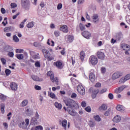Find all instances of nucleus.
Segmentation results:
<instances>
[{"label":"nucleus","instance_id":"nucleus-34","mask_svg":"<svg viewBox=\"0 0 130 130\" xmlns=\"http://www.w3.org/2000/svg\"><path fill=\"white\" fill-rule=\"evenodd\" d=\"M26 26L27 28H32L34 26V22L33 21L29 22L27 25Z\"/></svg>","mask_w":130,"mask_h":130},{"label":"nucleus","instance_id":"nucleus-11","mask_svg":"<svg viewBox=\"0 0 130 130\" xmlns=\"http://www.w3.org/2000/svg\"><path fill=\"white\" fill-rule=\"evenodd\" d=\"M82 36L84 37V38H86V39H89L90 37L91 36V34L90 32L85 30L82 33Z\"/></svg>","mask_w":130,"mask_h":130},{"label":"nucleus","instance_id":"nucleus-8","mask_svg":"<svg viewBox=\"0 0 130 130\" xmlns=\"http://www.w3.org/2000/svg\"><path fill=\"white\" fill-rule=\"evenodd\" d=\"M21 2L22 8H24V9H27V8H29V6H30V1L21 0Z\"/></svg>","mask_w":130,"mask_h":130},{"label":"nucleus","instance_id":"nucleus-54","mask_svg":"<svg viewBox=\"0 0 130 130\" xmlns=\"http://www.w3.org/2000/svg\"><path fill=\"white\" fill-rule=\"evenodd\" d=\"M71 59L72 65L74 66V64H75V63H76V61L75 60V59H74V57H71Z\"/></svg>","mask_w":130,"mask_h":130},{"label":"nucleus","instance_id":"nucleus-10","mask_svg":"<svg viewBox=\"0 0 130 130\" xmlns=\"http://www.w3.org/2000/svg\"><path fill=\"white\" fill-rule=\"evenodd\" d=\"M96 55L99 59H101V60H104V58H105V54L103 53V52L98 51L96 53Z\"/></svg>","mask_w":130,"mask_h":130},{"label":"nucleus","instance_id":"nucleus-33","mask_svg":"<svg viewBox=\"0 0 130 130\" xmlns=\"http://www.w3.org/2000/svg\"><path fill=\"white\" fill-rule=\"evenodd\" d=\"M79 28L81 31H84L86 29V27H85V25H84V24H83L82 23L79 24Z\"/></svg>","mask_w":130,"mask_h":130},{"label":"nucleus","instance_id":"nucleus-13","mask_svg":"<svg viewBox=\"0 0 130 130\" xmlns=\"http://www.w3.org/2000/svg\"><path fill=\"white\" fill-rule=\"evenodd\" d=\"M125 88V86L124 85L121 86L115 89V93H116V94H119V93H120L122 91H123Z\"/></svg>","mask_w":130,"mask_h":130},{"label":"nucleus","instance_id":"nucleus-59","mask_svg":"<svg viewBox=\"0 0 130 130\" xmlns=\"http://www.w3.org/2000/svg\"><path fill=\"white\" fill-rule=\"evenodd\" d=\"M95 87L96 88H99L100 87H101V83L98 82L96 83V84L95 85Z\"/></svg>","mask_w":130,"mask_h":130},{"label":"nucleus","instance_id":"nucleus-9","mask_svg":"<svg viewBox=\"0 0 130 130\" xmlns=\"http://www.w3.org/2000/svg\"><path fill=\"white\" fill-rule=\"evenodd\" d=\"M122 76V73L121 72H116L114 73L112 76V80H116V79H118L119 77H121Z\"/></svg>","mask_w":130,"mask_h":130},{"label":"nucleus","instance_id":"nucleus-38","mask_svg":"<svg viewBox=\"0 0 130 130\" xmlns=\"http://www.w3.org/2000/svg\"><path fill=\"white\" fill-rule=\"evenodd\" d=\"M13 40L15 42H19V38H18V37H17V36L14 35L13 36Z\"/></svg>","mask_w":130,"mask_h":130},{"label":"nucleus","instance_id":"nucleus-1","mask_svg":"<svg viewBox=\"0 0 130 130\" xmlns=\"http://www.w3.org/2000/svg\"><path fill=\"white\" fill-rule=\"evenodd\" d=\"M65 104L67 106H68L67 109L68 113L72 116H76L77 112H76V111L73 109V108L76 107V105H77L76 102L74 101V100L68 99L65 101Z\"/></svg>","mask_w":130,"mask_h":130},{"label":"nucleus","instance_id":"nucleus-3","mask_svg":"<svg viewBox=\"0 0 130 130\" xmlns=\"http://www.w3.org/2000/svg\"><path fill=\"white\" fill-rule=\"evenodd\" d=\"M47 75L48 77H50V80L52 83H55L56 85H58V78L54 77V74L52 71H49Z\"/></svg>","mask_w":130,"mask_h":130},{"label":"nucleus","instance_id":"nucleus-25","mask_svg":"<svg viewBox=\"0 0 130 130\" xmlns=\"http://www.w3.org/2000/svg\"><path fill=\"white\" fill-rule=\"evenodd\" d=\"M28 104V100H25L22 102L21 103V106L22 107H25Z\"/></svg>","mask_w":130,"mask_h":130},{"label":"nucleus","instance_id":"nucleus-6","mask_svg":"<svg viewBox=\"0 0 130 130\" xmlns=\"http://www.w3.org/2000/svg\"><path fill=\"white\" fill-rule=\"evenodd\" d=\"M89 62L92 66H96L98 63V58L92 55L89 58Z\"/></svg>","mask_w":130,"mask_h":130},{"label":"nucleus","instance_id":"nucleus-64","mask_svg":"<svg viewBox=\"0 0 130 130\" xmlns=\"http://www.w3.org/2000/svg\"><path fill=\"white\" fill-rule=\"evenodd\" d=\"M25 122H26V126H28V125H29V119H25Z\"/></svg>","mask_w":130,"mask_h":130},{"label":"nucleus","instance_id":"nucleus-44","mask_svg":"<svg viewBox=\"0 0 130 130\" xmlns=\"http://www.w3.org/2000/svg\"><path fill=\"white\" fill-rule=\"evenodd\" d=\"M11 27H7L4 28V32H10L11 31Z\"/></svg>","mask_w":130,"mask_h":130},{"label":"nucleus","instance_id":"nucleus-49","mask_svg":"<svg viewBox=\"0 0 130 130\" xmlns=\"http://www.w3.org/2000/svg\"><path fill=\"white\" fill-rule=\"evenodd\" d=\"M107 91V89L104 88L101 90V91H100V94H103V93H105Z\"/></svg>","mask_w":130,"mask_h":130},{"label":"nucleus","instance_id":"nucleus-50","mask_svg":"<svg viewBox=\"0 0 130 130\" xmlns=\"http://www.w3.org/2000/svg\"><path fill=\"white\" fill-rule=\"evenodd\" d=\"M81 105L82 107H86V106H87V103H86V102L83 101L82 102Z\"/></svg>","mask_w":130,"mask_h":130},{"label":"nucleus","instance_id":"nucleus-42","mask_svg":"<svg viewBox=\"0 0 130 130\" xmlns=\"http://www.w3.org/2000/svg\"><path fill=\"white\" fill-rule=\"evenodd\" d=\"M35 67H36V68H40V67H41V65L40 64V62H39V61H37L35 62Z\"/></svg>","mask_w":130,"mask_h":130},{"label":"nucleus","instance_id":"nucleus-14","mask_svg":"<svg viewBox=\"0 0 130 130\" xmlns=\"http://www.w3.org/2000/svg\"><path fill=\"white\" fill-rule=\"evenodd\" d=\"M10 87L13 91H16L18 89V84L15 82H11Z\"/></svg>","mask_w":130,"mask_h":130},{"label":"nucleus","instance_id":"nucleus-57","mask_svg":"<svg viewBox=\"0 0 130 130\" xmlns=\"http://www.w3.org/2000/svg\"><path fill=\"white\" fill-rule=\"evenodd\" d=\"M11 115H12V112H9L8 114H7V116L8 117V120H10V119H11V118L12 117V116H11Z\"/></svg>","mask_w":130,"mask_h":130},{"label":"nucleus","instance_id":"nucleus-61","mask_svg":"<svg viewBox=\"0 0 130 130\" xmlns=\"http://www.w3.org/2000/svg\"><path fill=\"white\" fill-rule=\"evenodd\" d=\"M108 97L109 99L112 100L113 99V94L112 93H109L108 94Z\"/></svg>","mask_w":130,"mask_h":130},{"label":"nucleus","instance_id":"nucleus-16","mask_svg":"<svg viewBox=\"0 0 130 130\" xmlns=\"http://www.w3.org/2000/svg\"><path fill=\"white\" fill-rule=\"evenodd\" d=\"M121 120V117L119 115H116L113 118V121L116 122V123H118Z\"/></svg>","mask_w":130,"mask_h":130},{"label":"nucleus","instance_id":"nucleus-12","mask_svg":"<svg viewBox=\"0 0 130 130\" xmlns=\"http://www.w3.org/2000/svg\"><path fill=\"white\" fill-rule=\"evenodd\" d=\"M65 39L67 42L71 43V42L74 41V37L71 35H69L65 37Z\"/></svg>","mask_w":130,"mask_h":130},{"label":"nucleus","instance_id":"nucleus-56","mask_svg":"<svg viewBox=\"0 0 130 130\" xmlns=\"http://www.w3.org/2000/svg\"><path fill=\"white\" fill-rule=\"evenodd\" d=\"M86 18L88 21H90V20H91V17H90V16H89V14H88V13H86Z\"/></svg>","mask_w":130,"mask_h":130},{"label":"nucleus","instance_id":"nucleus-45","mask_svg":"<svg viewBox=\"0 0 130 130\" xmlns=\"http://www.w3.org/2000/svg\"><path fill=\"white\" fill-rule=\"evenodd\" d=\"M35 89L38 90V91H40V90H41V87L39 85H36L35 86Z\"/></svg>","mask_w":130,"mask_h":130},{"label":"nucleus","instance_id":"nucleus-63","mask_svg":"<svg viewBox=\"0 0 130 130\" xmlns=\"http://www.w3.org/2000/svg\"><path fill=\"white\" fill-rule=\"evenodd\" d=\"M77 97V94L75 92L73 93L71 95V98H76Z\"/></svg>","mask_w":130,"mask_h":130},{"label":"nucleus","instance_id":"nucleus-28","mask_svg":"<svg viewBox=\"0 0 130 130\" xmlns=\"http://www.w3.org/2000/svg\"><path fill=\"white\" fill-rule=\"evenodd\" d=\"M99 109L100 110H106V109H107V106L105 104H103L100 107Z\"/></svg>","mask_w":130,"mask_h":130},{"label":"nucleus","instance_id":"nucleus-30","mask_svg":"<svg viewBox=\"0 0 130 130\" xmlns=\"http://www.w3.org/2000/svg\"><path fill=\"white\" fill-rule=\"evenodd\" d=\"M16 57H17V58H18V59H23V58H24V55H23L22 54H16L15 55Z\"/></svg>","mask_w":130,"mask_h":130},{"label":"nucleus","instance_id":"nucleus-21","mask_svg":"<svg viewBox=\"0 0 130 130\" xmlns=\"http://www.w3.org/2000/svg\"><path fill=\"white\" fill-rule=\"evenodd\" d=\"M60 123L62 124V127H63L64 130H67V124H68V120L64 119L62 122L60 121Z\"/></svg>","mask_w":130,"mask_h":130},{"label":"nucleus","instance_id":"nucleus-19","mask_svg":"<svg viewBox=\"0 0 130 130\" xmlns=\"http://www.w3.org/2000/svg\"><path fill=\"white\" fill-rule=\"evenodd\" d=\"M60 31H62L64 33H68L69 30L68 29V26L63 25L62 26L60 27Z\"/></svg>","mask_w":130,"mask_h":130},{"label":"nucleus","instance_id":"nucleus-40","mask_svg":"<svg viewBox=\"0 0 130 130\" xmlns=\"http://www.w3.org/2000/svg\"><path fill=\"white\" fill-rule=\"evenodd\" d=\"M1 60L4 66H5V64H6L7 60H6V59H5V58H1Z\"/></svg>","mask_w":130,"mask_h":130},{"label":"nucleus","instance_id":"nucleus-20","mask_svg":"<svg viewBox=\"0 0 130 130\" xmlns=\"http://www.w3.org/2000/svg\"><path fill=\"white\" fill-rule=\"evenodd\" d=\"M31 78L34 81H36V82H42L43 81V79H40L37 76L32 75Z\"/></svg>","mask_w":130,"mask_h":130},{"label":"nucleus","instance_id":"nucleus-27","mask_svg":"<svg viewBox=\"0 0 130 130\" xmlns=\"http://www.w3.org/2000/svg\"><path fill=\"white\" fill-rule=\"evenodd\" d=\"M6 99H7V97H6L5 95L3 94H0V101H2V102H4V101H5Z\"/></svg>","mask_w":130,"mask_h":130},{"label":"nucleus","instance_id":"nucleus-62","mask_svg":"<svg viewBox=\"0 0 130 130\" xmlns=\"http://www.w3.org/2000/svg\"><path fill=\"white\" fill-rule=\"evenodd\" d=\"M11 8H16L17 4L16 3H11Z\"/></svg>","mask_w":130,"mask_h":130},{"label":"nucleus","instance_id":"nucleus-2","mask_svg":"<svg viewBox=\"0 0 130 130\" xmlns=\"http://www.w3.org/2000/svg\"><path fill=\"white\" fill-rule=\"evenodd\" d=\"M42 52L44 54L45 60L47 59L48 61H51V60H53L54 59V56L50 54L48 50L43 49L42 50Z\"/></svg>","mask_w":130,"mask_h":130},{"label":"nucleus","instance_id":"nucleus-26","mask_svg":"<svg viewBox=\"0 0 130 130\" xmlns=\"http://www.w3.org/2000/svg\"><path fill=\"white\" fill-rule=\"evenodd\" d=\"M0 107H1V112L3 114H4V113H5V104H1Z\"/></svg>","mask_w":130,"mask_h":130},{"label":"nucleus","instance_id":"nucleus-5","mask_svg":"<svg viewBox=\"0 0 130 130\" xmlns=\"http://www.w3.org/2000/svg\"><path fill=\"white\" fill-rule=\"evenodd\" d=\"M89 92H90V93H91V97L93 99H94V98H96L97 94L99 93V89H98V88L90 87L89 88Z\"/></svg>","mask_w":130,"mask_h":130},{"label":"nucleus","instance_id":"nucleus-51","mask_svg":"<svg viewBox=\"0 0 130 130\" xmlns=\"http://www.w3.org/2000/svg\"><path fill=\"white\" fill-rule=\"evenodd\" d=\"M62 8V4H61L60 3L58 4L57 7V10H60Z\"/></svg>","mask_w":130,"mask_h":130},{"label":"nucleus","instance_id":"nucleus-52","mask_svg":"<svg viewBox=\"0 0 130 130\" xmlns=\"http://www.w3.org/2000/svg\"><path fill=\"white\" fill-rule=\"evenodd\" d=\"M84 3H85V0H78V5H82Z\"/></svg>","mask_w":130,"mask_h":130},{"label":"nucleus","instance_id":"nucleus-41","mask_svg":"<svg viewBox=\"0 0 130 130\" xmlns=\"http://www.w3.org/2000/svg\"><path fill=\"white\" fill-rule=\"evenodd\" d=\"M36 130H43V127L41 125L37 126L35 127Z\"/></svg>","mask_w":130,"mask_h":130},{"label":"nucleus","instance_id":"nucleus-29","mask_svg":"<svg viewBox=\"0 0 130 130\" xmlns=\"http://www.w3.org/2000/svg\"><path fill=\"white\" fill-rule=\"evenodd\" d=\"M5 49L7 52H9L10 51H12L13 49L12 48V47L10 46L9 45H8L5 47Z\"/></svg>","mask_w":130,"mask_h":130},{"label":"nucleus","instance_id":"nucleus-46","mask_svg":"<svg viewBox=\"0 0 130 130\" xmlns=\"http://www.w3.org/2000/svg\"><path fill=\"white\" fill-rule=\"evenodd\" d=\"M24 50L21 49H17L16 50V53H22Z\"/></svg>","mask_w":130,"mask_h":130},{"label":"nucleus","instance_id":"nucleus-32","mask_svg":"<svg viewBox=\"0 0 130 130\" xmlns=\"http://www.w3.org/2000/svg\"><path fill=\"white\" fill-rule=\"evenodd\" d=\"M95 124H96V122L94 121H89V125L90 127H94Z\"/></svg>","mask_w":130,"mask_h":130},{"label":"nucleus","instance_id":"nucleus-37","mask_svg":"<svg viewBox=\"0 0 130 130\" xmlns=\"http://www.w3.org/2000/svg\"><path fill=\"white\" fill-rule=\"evenodd\" d=\"M101 72L102 73V74H103V75H104V74H105V73H106V68L105 67H102L101 69Z\"/></svg>","mask_w":130,"mask_h":130},{"label":"nucleus","instance_id":"nucleus-47","mask_svg":"<svg viewBox=\"0 0 130 130\" xmlns=\"http://www.w3.org/2000/svg\"><path fill=\"white\" fill-rule=\"evenodd\" d=\"M104 115H105V116H108L110 115V110H108L107 111H106V112L104 114Z\"/></svg>","mask_w":130,"mask_h":130},{"label":"nucleus","instance_id":"nucleus-60","mask_svg":"<svg viewBox=\"0 0 130 130\" xmlns=\"http://www.w3.org/2000/svg\"><path fill=\"white\" fill-rule=\"evenodd\" d=\"M24 25H25V23L21 22V23L19 24V27L21 28V29L24 28Z\"/></svg>","mask_w":130,"mask_h":130},{"label":"nucleus","instance_id":"nucleus-17","mask_svg":"<svg viewBox=\"0 0 130 130\" xmlns=\"http://www.w3.org/2000/svg\"><path fill=\"white\" fill-rule=\"evenodd\" d=\"M99 16H98V14H94L92 17V22H93V23H96V22H98L99 21Z\"/></svg>","mask_w":130,"mask_h":130},{"label":"nucleus","instance_id":"nucleus-36","mask_svg":"<svg viewBox=\"0 0 130 130\" xmlns=\"http://www.w3.org/2000/svg\"><path fill=\"white\" fill-rule=\"evenodd\" d=\"M126 82V80L125 79V77H122V78H121L119 81V83L120 84H122L124 82Z\"/></svg>","mask_w":130,"mask_h":130},{"label":"nucleus","instance_id":"nucleus-22","mask_svg":"<svg viewBox=\"0 0 130 130\" xmlns=\"http://www.w3.org/2000/svg\"><path fill=\"white\" fill-rule=\"evenodd\" d=\"M95 75L94 74L91 73L89 74V79L91 82H94L95 81Z\"/></svg>","mask_w":130,"mask_h":130},{"label":"nucleus","instance_id":"nucleus-7","mask_svg":"<svg viewBox=\"0 0 130 130\" xmlns=\"http://www.w3.org/2000/svg\"><path fill=\"white\" fill-rule=\"evenodd\" d=\"M77 92H78V93H79V94L82 96H84L86 93L85 87H84L82 85H78L77 87Z\"/></svg>","mask_w":130,"mask_h":130},{"label":"nucleus","instance_id":"nucleus-18","mask_svg":"<svg viewBox=\"0 0 130 130\" xmlns=\"http://www.w3.org/2000/svg\"><path fill=\"white\" fill-rule=\"evenodd\" d=\"M85 56H86V54H85V52L84 51H81L80 53V59H81L82 62L84 61V59L85 58Z\"/></svg>","mask_w":130,"mask_h":130},{"label":"nucleus","instance_id":"nucleus-15","mask_svg":"<svg viewBox=\"0 0 130 130\" xmlns=\"http://www.w3.org/2000/svg\"><path fill=\"white\" fill-rule=\"evenodd\" d=\"M121 47L123 50L129 51L130 50V46L126 44H121Z\"/></svg>","mask_w":130,"mask_h":130},{"label":"nucleus","instance_id":"nucleus-23","mask_svg":"<svg viewBox=\"0 0 130 130\" xmlns=\"http://www.w3.org/2000/svg\"><path fill=\"white\" fill-rule=\"evenodd\" d=\"M48 96L52 99H57L56 95L53 92H50L48 93Z\"/></svg>","mask_w":130,"mask_h":130},{"label":"nucleus","instance_id":"nucleus-53","mask_svg":"<svg viewBox=\"0 0 130 130\" xmlns=\"http://www.w3.org/2000/svg\"><path fill=\"white\" fill-rule=\"evenodd\" d=\"M8 56H10V57H13L14 56V52H9L8 53Z\"/></svg>","mask_w":130,"mask_h":130},{"label":"nucleus","instance_id":"nucleus-35","mask_svg":"<svg viewBox=\"0 0 130 130\" xmlns=\"http://www.w3.org/2000/svg\"><path fill=\"white\" fill-rule=\"evenodd\" d=\"M116 109L117 110H118V111H122V106L121 105H118L116 107Z\"/></svg>","mask_w":130,"mask_h":130},{"label":"nucleus","instance_id":"nucleus-39","mask_svg":"<svg viewBox=\"0 0 130 130\" xmlns=\"http://www.w3.org/2000/svg\"><path fill=\"white\" fill-rule=\"evenodd\" d=\"M5 74L6 76H10V74H11V70L10 69H6L5 70Z\"/></svg>","mask_w":130,"mask_h":130},{"label":"nucleus","instance_id":"nucleus-55","mask_svg":"<svg viewBox=\"0 0 130 130\" xmlns=\"http://www.w3.org/2000/svg\"><path fill=\"white\" fill-rule=\"evenodd\" d=\"M20 15V13H17L15 15H14L12 17L13 20H15V19H17V17Z\"/></svg>","mask_w":130,"mask_h":130},{"label":"nucleus","instance_id":"nucleus-48","mask_svg":"<svg viewBox=\"0 0 130 130\" xmlns=\"http://www.w3.org/2000/svg\"><path fill=\"white\" fill-rule=\"evenodd\" d=\"M54 35L56 36V37H58V36L60 35V33L58 31H55Z\"/></svg>","mask_w":130,"mask_h":130},{"label":"nucleus","instance_id":"nucleus-43","mask_svg":"<svg viewBox=\"0 0 130 130\" xmlns=\"http://www.w3.org/2000/svg\"><path fill=\"white\" fill-rule=\"evenodd\" d=\"M85 111H86L87 112H91V107L90 106H88L86 108H85Z\"/></svg>","mask_w":130,"mask_h":130},{"label":"nucleus","instance_id":"nucleus-58","mask_svg":"<svg viewBox=\"0 0 130 130\" xmlns=\"http://www.w3.org/2000/svg\"><path fill=\"white\" fill-rule=\"evenodd\" d=\"M125 79L126 81H127L128 80H129L130 79V74L126 75L125 76Z\"/></svg>","mask_w":130,"mask_h":130},{"label":"nucleus","instance_id":"nucleus-31","mask_svg":"<svg viewBox=\"0 0 130 130\" xmlns=\"http://www.w3.org/2000/svg\"><path fill=\"white\" fill-rule=\"evenodd\" d=\"M93 118L95 119V121H101V118H100V116H99L98 115L94 116Z\"/></svg>","mask_w":130,"mask_h":130},{"label":"nucleus","instance_id":"nucleus-24","mask_svg":"<svg viewBox=\"0 0 130 130\" xmlns=\"http://www.w3.org/2000/svg\"><path fill=\"white\" fill-rule=\"evenodd\" d=\"M55 106L56 108H58V109L60 110L62 108V105H61V104L58 103L57 102L55 103Z\"/></svg>","mask_w":130,"mask_h":130},{"label":"nucleus","instance_id":"nucleus-4","mask_svg":"<svg viewBox=\"0 0 130 130\" xmlns=\"http://www.w3.org/2000/svg\"><path fill=\"white\" fill-rule=\"evenodd\" d=\"M53 66L58 70H62L64 67V62L62 60H58L53 62Z\"/></svg>","mask_w":130,"mask_h":130}]
</instances>
